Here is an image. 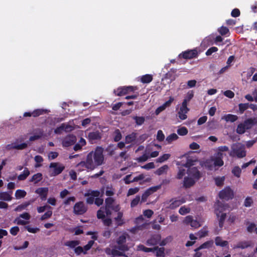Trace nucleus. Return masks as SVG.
I'll return each instance as SVG.
<instances>
[{"instance_id":"obj_1","label":"nucleus","mask_w":257,"mask_h":257,"mask_svg":"<svg viewBox=\"0 0 257 257\" xmlns=\"http://www.w3.org/2000/svg\"><path fill=\"white\" fill-rule=\"evenodd\" d=\"M103 152L102 148L97 147L94 151H91L88 154L86 162H80L77 165V167L78 168L85 167L88 170H92L101 165L104 161Z\"/></svg>"},{"instance_id":"obj_2","label":"nucleus","mask_w":257,"mask_h":257,"mask_svg":"<svg viewBox=\"0 0 257 257\" xmlns=\"http://www.w3.org/2000/svg\"><path fill=\"white\" fill-rule=\"evenodd\" d=\"M195 161H193L191 159H188L187 162L183 165L184 167L188 168L187 175L185 177L184 180V186L186 188L193 185L201 177V174L197 168L193 167L195 165Z\"/></svg>"},{"instance_id":"obj_3","label":"nucleus","mask_w":257,"mask_h":257,"mask_svg":"<svg viewBox=\"0 0 257 257\" xmlns=\"http://www.w3.org/2000/svg\"><path fill=\"white\" fill-rule=\"evenodd\" d=\"M128 234L125 232H123L119 236L116 240V245L113 247L112 248L107 247L105 248V252L108 255L113 256H122L123 252L128 250V247L125 242L127 238H129Z\"/></svg>"},{"instance_id":"obj_4","label":"nucleus","mask_w":257,"mask_h":257,"mask_svg":"<svg viewBox=\"0 0 257 257\" xmlns=\"http://www.w3.org/2000/svg\"><path fill=\"white\" fill-rule=\"evenodd\" d=\"M161 150V146L155 143H151L148 145L142 156L137 158L138 162H143L147 161L151 158H155L158 156Z\"/></svg>"},{"instance_id":"obj_5","label":"nucleus","mask_w":257,"mask_h":257,"mask_svg":"<svg viewBox=\"0 0 257 257\" xmlns=\"http://www.w3.org/2000/svg\"><path fill=\"white\" fill-rule=\"evenodd\" d=\"M256 124L257 116L248 118L238 124L236 132L238 134H243L246 131L251 129Z\"/></svg>"},{"instance_id":"obj_6","label":"nucleus","mask_w":257,"mask_h":257,"mask_svg":"<svg viewBox=\"0 0 257 257\" xmlns=\"http://www.w3.org/2000/svg\"><path fill=\"white\" fill-rule=\"evenodd\" d=\"M84 196L87 197L86 202L88 204H93L95 198V200L94 203L96 205L99 206L103 204V198L99 197V196L101 197L102 195H100V192L98 190H88L84 194Z\"/></svg>"},{"instance_id":"obj_7","label":"nucleus","mask_w":257,"mask_h":257,"mask_svg":"<svg viewBox=\"0 0 257 257\" xmlns=\"http://www.w3.org/2000/svg\"><path fill=\"white\" fill-rule=\"evenodd\" d=\"M200 164L202 167L208 170H213L216 169V167H220L223 166L224 162L223 160H216L214 157H211L210 159L200 162Z\"/></svg>"},{"instance_id":"obj_8","label":"nucleus","mask_w":257,"mask_h":257,"mask_svg":"<svg viewBox=\"0 0 257 257\" xmlns=\"http://www.w3.org/2000/svg\"><path fill=\"white\" fill-rule=\"evenodd\" d=\"M114 204V200L112 198H107L105 199V208L101 207L97 211V216L98 218H103L108 216L110 214L109 209Z\"/></svg>"},{"instance_id":"obj_9","label":"nucleus","mask_w":257,"mask_h":257,"mask_svg":"<svg viewBox=\"0 0 257 257\" xmlns=\"http://www.w3.org/2000/svg\"><path fill=\"white\" fill-rule=\"evenodd\" d=\"M231 157L236 156L238 158H243L246 155L245 147L244 145L237 143L233 144L231 147V151L229 152Z\"/></svg>"},{"instance_id":"obj_10","label":"nucleus","mask_w":257,"mask_h":257,"mask_svg":"<svg viewBox=\"0 0 257 257\" xmlns=\"http://www.w3.org/2000/svg\"><path fill=\"white\" fill-rule=\"evenodd\" d=\"M138 250H142L145 252H155L156 255L157 257H165V248L164 247H155L153 248H148L143 245H139L137 247Z\"/></svg>"},{"instance_id":"obj_11","label":"nucleus","mask_w":257,"mask_h":257,"mask_svg":"<svg viewBox=\"0 0 257 257\" xmlns=\"http://www.w3.org/2000/svg\"><path fill=\"white\" fill-rule=\"evenodd\" d=\"M186 199L184 197H180L178 198H174L167 200L164 203V206L167 208L174 209L185 203Z\"/></svg>"},{"instance_id":"obj_12","label":"nucleus","mask_w":257,"mask_h":257,"mask_svg":"<svg viewBox=\"0 0 257 257\" xmlns=\"http://www.w3.org/2000/svg\"><path fill=\"white\" fill-rule=\"evenodd\" d=\"M65 166L60 163H51L49 166V173L51 176L60 174L64 169Z\"/></svg>"},{"instance_id":"obj_13","label":"nucleus","mask_w":257,"mask_h":257,"mask_svg":"<svg viewBox=\"0 0 257 257\" xmlns=\"http://www.w3.org/2000/svg\"><path fill=\"white\" fill-rule=\"evenodd\" d=\"M177 116L179 119L182 120L187 118V113L189 110V108L187 107V105L182 103L180 107H179V105L177 106Z\"/></svg>"},{"instance_id":"obj_14","label":"nucleus","mask_w":257,"mask_h":257,"mask_svg":"<svg viewBox=\"0 0 257 257\" xmlns=\"http://www.w3.org/2000/svg\"><path fill=\"white\" fill-rule=\"evenodd\" d=\"M87 208L85 204L81 201L77 202L73 207V213L76 215H82L85 213Z\"/></svg>"},{"instance_id":"obj_15","label":"nucleus","mask_w":257,"mask_h":257,"mask_svg":"<svg viewBox=\"0 0 257 257\" xmlns=\"http://www.w3.org/2000/svg\"><path fill=\"white\" fill-rule=\"evenodd\" d=\"M219 196L220 198L226 200L232 199L234 196L233 191L230 187H226L220 191Z\"/></svg>"},{"instance_id":"obj_16","label":"nucleus","mask_w":257,"mask_h":257,"mask_svg":"<svg viewBox=\"0 0 257 257\" xmlns=\"http://www.w3.org/2000/svg\"><path fill=\"white\" fill-rule=\"evenodd\" d=\"M137 89V87L136 86H124L119 87L117 89L114 90V92L117 96H121Z\"/></svg>"},{"instance_id":"obj_17","label":"nucleus","mask_w":257,"mask_h":257,"mask_svg":"<svg viewBox=\"0 0 257 257\" xmlns=\"http://www.w3.org/2000/svg\"><path fill=\"white\" fill-rule=\"evenodd\" d=\"M30 217V215L28 213L25 212L17 217L15 219L14 222L18 225H26L28 223Z\"/></svg>"},{"instance_id":"obj_18","label":"nucleus","mask_w":257,"mask_h":257,"mask_svg":"<svg viewBox=\"0 0 257 257\" xmlns=\"http://www.w3.org/2000/svg\"><path fill=\"white\" fill-rule=\"evenodd\" d=\"M228 151L229 148L226 146L219 147L216 149V154L215 155L214 158L216 160H222L223 157L226 156L224 152Z\"/></svg>"},{"instance_id":"obj_19","label":"nucleus","mask_w":257,"mask_h":257,"mask_svg":"<svg viewBox=\"0 0 257 257\" xmlns=\"http://www.w3.org/2000/svg\"><path fill=\"white\" fill-rule=\"evenodd\" d=\"M183 223L186 224H190L192 228H197L201 226L200 222L197 220L194 219L193 217L190 215L185 217Z\"/></svg>"},{"instance_id":"obj_20","label":"nucleus","mask_w":257,"mask_h":257,"mask_svg":"<svg viewBox=\"0 0 257 257\" xmlns=\"http://www.w3.org/2000/svg\"><path fill=\"white\" fill-rule=\"evenodd\" d=\"M27 147V144L26 143L19 144L18 140H17L14 143L7 145L6 146V149L8 150H10L11 149L23 150Z\"/></svg>"},{"instance_id":"obj_21","label":"nucleus","mask_w":257,"mask_h":257,"mask_svg":"<svg viewBox=\"0 0 257 257\" xmlns=\"http://www.w3.org/2000/svg\"><path fill=\"white\" fill-rule=\"evenodd\" d=\"M136 223L137 224V226L130 229V232L135 233L137 230L142 229V227L146 224L142 215L136 218Z\"/></svg>"},{"instance_id":"obj_22","label":"nucleus","mask_w":257,"mask_h":257,"mask_svg":"<svg viewBox=\"0 0 257 257\" xmlns=\"http://www.w3.org/2000/svg\"><path fill=\"white\" fill-rule=\"evenodd\" d=\"M215 210L216 215L219 220V225L220 228H221L223 226L224 222L226 218V214L221 213V211H219V205L218 204L215 205Z\"/></svg>"},{"instance_id":"obj_23","label":"nucleus","mask_w":257,"mask_h":257,"mask_svg":"<svg viewBox=\"0 0 257 257\" xmlns=\"http://www.w3.org/2000/svg\"><path fill=\"white\" fill-rule=\"evenodd\" d=\"M76 141V137L73 135H69L64 138L62 142L64 147H68L72 145Z\"/></svg>"},{"instance_id":"obj_24","label":"nucleus","mask_w":257,"mask_h":257,"mask_svg":"<svg viewBox=\"0 0 257 257\" xmlns=\"http://www.w3.org/2000/svg\"><path fill=\"white\" fill-rule=\"evenodd\" d=\"M174 101V98L170 97L169 99L157 108L155 111L156 115H158L161 112L164 110L167 107L170 106L172 102Z\"/></svg>"},{"instance_id":"obj_25","label":"nucleus","mask_w":257,"mask_h":257,"mask_svg":"<svg viewBox=\"0 0 257 257\" xmlns=\"http://www.w3.org/2000/svg\"><path fill=\"white\" fill-rule=\"evenodd\" d=\"M36 193L39 195L42 200L46 199L48 192V188L47 187L39 188L35 191Z\"/></svg>"},{"instance_id":"obj_26","label":"nucleus","mask_w":257,"mask_h":257,"mask_svg":"<svg viewBox=\"0 0 257 257\" xmlns=\"http://www.w3.org/2000/svg\"><path fill=\"white\" fill-rule=\"evenodd\" d=\"M197 55V51L195 50H189L185 51L184 52L180 54L179 56L182 57L185 59H191L195 57Z\"/></svg>"},{"instance_id":"obj_27","label":"nucleus","mask_w":257,"mask_h":257,"mask_svg":"<svg viewBox=\"0 0 257 257\" xmlns=\"http://www.w3.org/2000/svg\"><path fill=\"white\" fill-rule=\"evenodd\" d=\"M161 239V236L160 234H155L147 240V244L150 245H155L159 243Z\"/></svg>"},{"instance_id":"obj_28","label":"nucleus","mask_w":257,"mask_h":257,"mask_svg":"<svg viewBox=\"0 0 257 257\" xmlns=\"http://www.w3.org/2000/svg\"><path fill=\"white\" fill-rule=\"evenodd\" d=\"M237 115L232 114H226L222 116L221 119L225 120L226 122H234L238 119Z\"/></svg>"},{"instance_id":"obj_29","label":"nucleus","mask_w":257,"mask_h":257,"mask_svg":"<svg viewBox=\"0 0 257 257\" xmlns=\"http://www.w3.org/2000/svg\"><path fill=\"white\" fill-rule=\"evenodd\" d=\"M43 136V131L41 130H38L35 132L33 136L30 137L29 141L31 142L34 141L41 138Z\"/></svg>"},{"instance_id":"obj_30","label":"nucleus","mask_w":257,"mask_h":257,"mask_svg":"<svg viewBox=\"0 0 257 257\" xmlns=\"http://www.w3.org/2000/svg\"><path fill=\"white\" fill-rule=\"evenodd\" d=\"M215 243L217 246L228 247V242L226 240H223L222 238L219 236L215 238Z\"/></svg>"},{"instance_id":"obj_31","label":"nucleus","mask_w":257,"mask_h":257,"mask_svg":"<svg viewBox=\"0 0 257 257\" xmlns=\"http://www.w3.org/2000/svg\"><path fill=\"white\" fill-rule=\"evenodd\" d=\"M12 192H0V200H3L6 201H11L12 199Z\"/></svg>"},{"instance_id":"obj_32","label":"nucleus","mask_w":257,"mask_h":257,"mask_svg":"<svg viewBox=\"0 0 257 257\" xmlns=\"http://www.w3.org/2000/svg\"><path fill=\"white\" fill-rule=\"evenodd\" d=\"M89 140L93 142L95 140H99L100 139L101 136L100 133L98 132H94L90 133L88 136Z\"/></svg>"},{"instance_id":"obj_33","label":"nucleus","mask_w":257,"mask_h":257,"mask_svg":"<svg viewBox=\"0 0 257 257\" xmlns=\"http://www.w3.org/2000/svg\"><path fill=\"white\" fill-rule=\"evenodd\" d=\"M250 246V242L249 241H241L234 245L233 247V248H241L244 249Z\"/></svg>"},{"instance_id":"obj_34","label":"nucleus","mask_w":257,"mask_h":257,"mask_svg":"<svg viewBox=\"0 0 257 257\" xmlns=\"http://www.w3.org/2000/svg\"><path fill=\"white\" fill-rule=\"evenodd\" d=\"M104 191H105V194L108 196H111L114 193V189L111 186H107L105 188L104 187L102 188V195H103Z\"/></svg>"},{"instance_id":"obj_35","label":"nucleus","mask_w":257,"mask_h":257,"mask_svg":"<svg viewBox=\"0 0 257 257\" xmlns=\"http://www.w3.org/2000/svg\"><path fill=\"white\" fill-rule=\"evenodd\" d=\"M123 214L121 212H118L117 215L114 218L116 223L117 226H120L124 223V219L122 218Z\"/></svg>"},{"instance_id":"obj_36","label":"nucleus","mask_w":257,"mask_h":257,"mask_svg":"<svg viewBox=\"0 0 257 257\" xmlns=\"http://www.w3.org/2000/svg\"><path fill=\"white\" fill-rule=\"evenodd\" d=\"M137 139V134L133 133L126 136L125 143L129 144L134 142Z\"/></svg>"},{"instance_id":"obj_37","label":"nucleus","mask_w":257,"mask_h":257,"mask_svg":"<svg viewBox=\"0 0 257 257\" xmlns=\"http://www.w3.org/2000/svg\"><path fill=\"white\" fill-rule=\"evenodd\" d=\"M33 202V201H29L28 202H25L22 204L19 205L16 207L15 209V210L16 211H21L25 209L29 205H30Z\"/></svg>"},{"instance_id":"obj_38","label":"nucleus","mask_w":257,"mask_h":257,"mask_svg":"<svg viewBox=\"0 0 257 257\" xmlns=\"http://www.w3.org/2000/svg\"><path fill=\"white\" fill-rule=\"evenodd\" d=\"M194 96V93H193V91H189L184 99L183 100V101L182 102V104H184L185 105H187V103L190 101V100L193 98Z\"/></svg>"},{"instance_id":"obj_39","label":"nucleus","mask_w":257,"mask_h":257,"mask_svg":"<svg viewBox=\"0 0 257 257\" xmlns=\"http://www.w3.org/2000/svg\"><path fill=\"white\" fill-rule=\"evenodd\" d=\"M42 179V175L40 173H38L34 175L31 178L30 181L36 184Z\"/></svg>"},{"instance_id":"obj_40","label":"nucleus","mask_w":257,"mask_h":257,"mask_svg":"<svg viewBox=\"0 0 257 257\" xmlns=\"http://www.w3.org/2000/svg\"><path fill=\"white\" fill-rule=\"evenodd\" d=\"M247 230L250 233L257 234V227L253 223H248L247 224Z\"/></svg>"},{"instance_id":"obj_41","label":"nucleus","mask_w":257,"mask_h":257,"mask_svg":"<svg viewBox=\"0 0 257 257\" xmlns=\"http://www.w3.org/2000/svg\"><path fill=\"white\" fill-rule=\"evenodd\" d=\"M49 111L47 109H37L32 112V116L36 117L44 113H48Z\"/></svg>"},{"instance_id":"obj_42","label":"nucleus","mask_w":257,"mask_h":257,"mask_svg":"<svg viewBox=\"0 0 257 257\" xmlns=\"http://www.w3.org/2000/svg\"><path fill=\"white\" fill-rule=\"evenodd\" d=\"M190 210L191 209L189 206L184 205L180 207L179 210V213L182 215H184L190 213Z\"/></svg>"},{"instance_id":"obj_43","label":"nucleus","mask_w":257,"mask_h":257,"mask_svg":"<svg viewBox=\"0 0 257 257\" xmlns=\"http://www.w3.org/2000/svg\"><path fill=\"white\" fill-rule=\"evenodd\" d=\"M27 193L24 190L19 189L16 191L15 197L16 199H19L24 198L26 195Z\"/></svg>"},{"instance_id":"obj_44","label":"nucleus","mask_w":257,"mask_h":257,"mask_svg":"<svg viewBox=\"0 0 257 257\" xmlns=\"http://www.w3.org/2000/svg\"><path fill=\"white\" fill-rule=\"evenodd\" d=\"M152 76L150 74L143 75L141 78V82L144 83H150L151 81H152Z\"/></svg>"},{"instance_id":"obj_45","label":"nucleus","mask_w":257,"mask_h":257,"mask_svg":"<svg viewBox=\"0 0 257 257\" xmlns=\"http://www.w3.org/2000/svg\"><path fill=\"white\" fill-rule=\"evenodd\" d=\"M168 169V166L167 165H164L163 166L160 167L156 171V174L158 175H161L162 174L166 173L167 170Z\"/></svg>"},{"instance_id":"obj_46","label":"nucleus","mask_w":257,"mask_h":257,"mask_svg":"<svg viewBox=\"0 0 257 257\" xmlns=\"http://www.w3.org/2000/svg\"><path fill=\"white\" fill-rule=\"evenodd\" d=\"M79 241L78 240H71L66 242L65 245L71 248H76V246L79 244Z\"/></svg>"},{"instance_id":"obj_47","label":"nucleus","mask_w":257,"mask_h":257,"mask_svg":"<svg viewBox=\"0 0 257 257\" xmlns=\"http://www.w3.org/2000/svg\"><path fill=\"white\" fill-rule=\"evenodd\" d=\"M178 139V136L176 134H172L168 136L166 139V141L168 144L171 143L172 142L177 140Z\"/></svg>"},{"instance_id":"obj_48","label":"nucleus","mask_w":257,"mask_h":257,"mask_svg":"<svg viewBox=\"0 0 257 257\" xmlns=\"http://www.w3.org/2000/svg\"><path fill=\"white\" fill-rule=\"evenodd\" d=\"M30 174V172L28 169L26 168L24 170L22 174H20L18 177V179L19 180H25Z\"/></svg>"},{"instance_id":"obj_49","label":"nucleus","mask_w":257,"mask_h":257,"mask_svg":"<svg viewBox=\"0 0 257 257\" xmlns=\"http://www.w3.org/2000/svg\"><path fill=\"white\" fill-rule=\"evenodd\" d=\"M162 187V184H160L159 185L155 186L150 187L147 191V193L149 195L152 194V193L156 192L157 190H159Z\"/></svg>"},{"instance_id":"obj_50","label":"nucleus","mask_w":257,"mask_h":257,"mask_svg":"<svg viewBox=\"0 0 257 257\" xmlns=\"http://www.w3.org/2000/svg\"><path fill=\"white\" fill-rule=\"evenodd\" d=\"M170 157V155L169 154H165L160 156L156 159V162L157 163H163L164 161L167 160Z\"/></svg>"},{"instance_id":"obj_51","label":"nucleus","mask_w":257,"mask_h":257,"mask_svg":"<svg viewBox=\"0 0 257 257\" xmlns=\"http://www.w3.org/2000/svg\"><path fill=\"white\" fill-rule=\"evenodd\" d=\"M248 107H249L248 103H239L238 104L239 111L240 113H242Z\"/></svg>"},{"instance_id":"obj_52","label":"nucleus","mask_w":257,"mask_h":257,"mask_svg":"<svg viewBox=\"0 0 257 257\" xmlns=\"http://www.w3.org/2000/svg\"><path fill=\"white\" fill-rule=\"evenodd\" d=\"M241 170L239 167H234L232 170V174L236 177L239 178L240 176Z\"/></svg>"},{"instance_id":"obj_53","label":"nucleus","mask_w":257,"mask_h":257,"mask_svg":"<svg viewBox=\"0 0 257 257\" xmlns=\"http://www.w3.org/2000/svg\"><path fill=\"white\" fill-rule=\"evenodd\" d=\"M207 233L208 230L207 228L203 227L202 229H201L197 232V235L201 238L206 236L207 235Z\"/></svg>"},{"instance_id":"obj_54","label":"nucleus","mask_w":257,"mask_h":257,"mask_svg":"<svg viewBox=\"0 0 257 257\" xmlns=\"http://www.w3.org/2000/svg\"><path fill=\"white\" fill-rule=\"evenodd\" d=\"M188 130L184 126L181 127L177 130V133L180 136H185L187 134Z\"/></svg>"},{"instance_id":"obj_55","label":"nucleus","mask_w":257,"mask_h":257,"mask_svg":"<svg viewBox=\"0 0 257 257\" xmlns=\"http://www.w3.org/2000/svg\"><path fill=\"white\" fill-rule=\"evenodd\" d=\"M225 180L224 177H218L215 178V184L217 186H221L223 185Z\"/></svg>"},{"instance_id":"obj_56","label":"nucleus","mask_w":257,"mask_h":257,"mask_svg":"<svg viewBox=\"0 0 257 257\" xmlns=\"http://www.w3.org/2000/svg\"><path fill=\"white\" fill-rule=\"evenodd\" d=\"M172 240V237L171 236H168L161 241H160V245L164 246L166 245L169 242H170Z\"/></svg>"},{"instance_id":"obj_57","label":"nucleus","mask_w":257,"mask_h":257,"mask_svg":"<svg viewBox=\"0 0 257 257\" xmlns=\"http://www.w3.org/2000/svg\"><path fill=\"white\" fill-rule=\"evenodd\" d=\"M212 244V242H206L202 244L201 245H200L198 248L196 249L195 251L199 250L200 249H203V248H209L211 246Z\"/></svg>"},{"instance_id":"obj_58","label":"nucleus","mask_w":257,"mask_h":257,"mask_svg":"<svg viewBox=\"0 0 257 257\" xmlns=\"http://www.w3.org/2000/svg\"><path fill=\"white\" fill-rule=\"evenodd\" d=\"M253 203V200L250 197H247L244 200V205L245 207H250Z\"/></svg>"},{"instance_id":"obj_59","label":"nucleus","mask_w":257,"mask_h":257,"mask_svg":"<svg viewBox=\"0 0 257 257\" xmlns=\"http://www.w3.org/2000/svg\"><path fill=\"white\" fill-rule=\"evenodd\" d=\"M134 119L138 125H142L145 121V118L143 116H135L134 117Z\"/></svg>"},{"instance_id":"obj_60","label":"nucleus","mask_w":257,"mask_h":257,"mask_svg":"<svg viewBox=\"0 0 257 257\" xmlns=\"http://www.w3.org/2000/svg\"><path fill=\"white\" fill-rule=\"evenodd\" d=\"M140 201V197L137 196L131 202V207H134L137 206Z\"/></svg>"},{"instance_id":"obj_61","label":"nucleus","mask_w":257,"mask_h":257,"mask_svg":"<svg viewBox=\"0 0 257 257\" xmlns=\"http://www.w3.org/2000/svg\"><path fill=\"white\" fill-rule=\"evenodd\" d=\"M94 244V241L93 240H90L88 243L84 246L83 248L84 249V253H86V251L90 249V248L92 247L93 244Z\"/></svg>"},{"instance_id":"obj_62","label":"nucleus","mask_w":257,"mask_h":257,"mask_svg":"<svg viewBox=\"0 0 257 257\" xmlns=\"http://www.w3.org/2000/svg\"><path fill=\"white\" fill-rule=\"evenodd\" d=\"M186 170L185 169L182 168L180 167L179 169V171L177 173V178L178 179H181L185 174Z\"/></svg>"},{"instance_id":"obj_63","label":"nucleus","mask_w":257,"mask_h":257,"mask_svg":"<svg viewBox=\"0 0 257 257\" xmlns=\"http://www.w3.org/2000/svg\"><path fill=\"white\" fill-rule=\"evenodd\" d=\"M75 201V197L72 196L67 198L66 199H65L63 203L65 205H69L71 204V202H74Z\"/></svg>"},{"instance_id":"obj_64","label":"nucleus","mask_w":257,"mask_h":257,"mask_svg":"<svg viewBox=\"0 0 257 257\" xmlns=\"http://www.w3.org/2000/svg\"><path fill=\"white\" fill-rule=\"evenodd\" d=\"M218 32L221 35H225L229 33V30L225 27H221L218 29Z\"/></svg>"}]
</instances>
